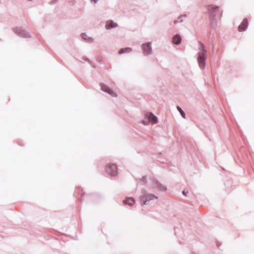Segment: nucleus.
<instances>
[{"mask_svg": "<svg viewBox=\"0 0 254 254\" xmlns=\"http://www.w3.org/2000/svg\"><path fill=\"white\" fill-rule=\"evenodd\" d=\"M182 17H178V19L177 20H174V23L175 24H177V23H178L179 22H183V20L182 19Z\"/></svg>", "mask_w": 254, "mask_h": 254, "instance_id": "nucleus-18", "label": "nucleus"}, {"mask_svg": "<svg viewBox=\"0 0 254 254\" xmlns=\"http://www.w3.org/2000/svg\"><path fill=\"white\" fill-rule=\"evenodd\" d=\"M118 26V24L113 20H108L107 21L105 28L106 29H111Z\"/></svg>", "mask_w": 254, "mask_h": 254, "instance_id": "nucleus-11", "label": "nucleus"}, {"mask_svg": "<svg viewBox=\"0 0 254 254\" xmlns=\"http://www.w3.org/2000/svg\"><path fill=\"white\" fill-rule=\"evenodd\" d=\"M58 0H53L52 1V3H56V2H57Z\"/></svg>", "mask_w": 254, "mask_h": 254, "instance_id": "nucleus-23", "label": "nucleus"}, {"mask_svg": "<svg viewBox=\"0 0 254 254\" xmlns=\"http://www.w3.org/2000/svg\"><path fill=\"white\" fill-rule=\"evenodd\" d=\"M151 46V42H147L141 45V47L144 56H146L151 54L152 51Z\"/></svg>", "mask_w": 254, "mask_h": 254, "instance_id": "nucleus-6", "label": "nucleus"}, {"mask_svg": "<svg viewBox=\"0 0 254 254\" xmlns=\"http://www.w3.org/2000/svg\"><path fill=\"white\" fill-rule=\"evenodd\" d=\"M151 181L153 189L162 191L167 190V188L159 182L156 178H153Z\"/></svg>", "mask_w": 254, "mask_h": 254, "instance_id": "nucleus-5", "label": "nucleus"}, {"mask_svg": "<svg viewBox=\"0 0 254 254\" xmlns=\"http://www.w3.org/2000/svg\"><path fill=\"white\" fill-rule=\"evenodd\" d=\"M80 36L82 39L85 40L88 43H92L94 42V39L92 37L88 36L85 33H81L80 34Z\"/></svg>", "mask_w": 254, "mask_h": 254, "instance_id": "nucleus-14", "label": "nucleus"}, {"mask_svg": "<svg viewBox=\"0 0 254 254\" xmlns=\"http://www.w3.org/2000/svg\"><path fill=\"white\" fill-rule=\"evenodd\" d=\"M210 25L212 28L215 29L218 26V21L216 17H210Z\"/></svg>", "mask_w": 254, "mask_h": 254, "instance_id": "nucleus-13", "label": "nucleus"}, {"mask_svg": "<svg viewBox=\"0 0 254 254\" xmlns=\"http://www.w3.org/2000/svg\"><path fill=\"white\" fill-rule=\"evenodd\" d=\"M150 122L156 124L158 123V119L152 113L147 112L145 114V119L142 120V123L144 125H147Z\"/></svg>", "mask_w": 254, "mask_h": 254, "instance_id": "nucleus-3", "label": "nucleus"}, {"mask_svg": "<svg viewBox=\"0 0 254 254\" xmlns=\"http://www.w3.org/2000/svg\"><path fill=\"white\" fill-rule=\"evenodd\" d=\"M100 86L101 89L102 91H103L106 93H108L109 94H110L112 97H116L117 96L116 93L115 92H114L112 89H111L106 84L101 83L100 84Z\"/></svg>", "mask_w": 254, "mask_h": 254, "instance_id": "nucleus-8", "label": "nucleus"}, {"mask_svg": "<svg viewBox=\"0 0 254 254\" xmlns=\"http://www.w3.org/2000/svg\"><path fill=\"white\" fill-rule=\"evenodd\" d=\"M141 193L140 199V203L142 205H147L149 201L154 199L158 200V196L148 192L144 189L141 190Z\"/></svg>", "mask_w": 254, "mask_h": 254, "instance_id": "nucleus-2", "label": "nucleus"}, {"mask_svg": "<svg viewBox=\"0 0 254 254\" xmlns=\"http://www.w3.org/2000/svg\"><path fill=\"white\" fill-rule=\"evenodd\" d=\"M248 26V20L247 18H245L243 19L242 23L240 24V25L238 27V30L240 32H242L245 31Z\"/></svg>", "mask_w": 254, "mask_h": 254, "instance_id": "nucleus-10", "label": "nucleus"}, {"mask_svg": "<svg viewBox=\"0 0 254 254\" xmlns=\"http://www.w3.org/2000/svg\"><path fill=\"white\" fill-rule=\"evenodd\" d=\"M83 193H82V196H81V198H80V201H81V202L82 201H83V198H82V195H83Z\"/></svg>", "mask_w": 254, "mask_h": 254, "instance_id": "nucleus-24", "label": "nucleus"}, {"mask_svg": "<svg viewBox=\"0 0 254 254\" xmlns=\"http://www.w3.org/2000/svg\"><path fill=\"white\" fill-rule=\"evenodd\" d=\"M180 16H187L186 14H184V15H180Z\"/></svg>", "mask_w": 254, "mask_h": 254, "instance_id": "nucleus-25", "label": "nucleus"}, {"mask_svg": "<svg viewBox=\"0 0 254 254\" xmlns=\"http://www.w3.org/2000/svg\"><path fill=\"white\" fill-rule=\"evenodd\" d=\"M82 60L83 61L88 62L90 64H91L93 67H94L93 65H92V62L89 59H88L87 58H86V57L82 58Z\"/></svg>", "mask_w": 254, "mask_h": 254, "instance_id": "nucleus-20", "label": "nucleus"}, {"mask_svg": "<svg viewBox=\"0 0 254 254\" xmlns=\"http://www.w3.org/2000/svg\"><path fill=\"white\" fill-rule=\"evenodd\" d=\"M198 50L200 52L197 53L198 57L197 58V61L199 67L203 69L205 67V61L206 59V50H205V45L200 41L198 42Z\"/></svg>", "mask_w": 254, "mask_h": 254, "instance_id": "nucleus-1", "label": "nucleus"}, {"mask_svg": "<svg viewBox=\"0 0 254 254\" xmlns=\"http://www.w3.org/2000/svg\"><path fill=\"white\" fill-rule=\"evenodd\" d=\"M140 182L143 183V185H145L147 183V178L145 176H143L141 179H140Z\"/></svg>", "mask_w": 254, "mask_h": 254, "instance_id": "nucleus-19", "label": "nucleus"}, {"mask_svg": "<svg viewBox=\"0 0 254 254\" xmlns=\"http://www.w3.org/2000/svg\"><path fill=\"white\" fill-rule=\"evenodd\" d=\"M90 1L94 4L97 3L99 0H90Z\"/></svg>", "mask_w": 254, "mask_h": 254, "instance_id": "nucleus-21", "label": "nucleus"}, {"mask_svg": "<svg viewBox=\"0 0 254 254\" xmlns=\"http://www.w3.org/2000/svg\"><path fill=\"white\" fill-rule=\"evenodd\" d=\"M187 193H188V190H184L182 192V193L185 196H187Z\"/></svg>", "mask_w": 254, "mask_h": 254, "instance_id": "nucleus-22", "label": "nucleus"}, {"mask_svg": "<svg viewBox=\"0 0 254 254\" xmlns=\"http://www.w3.org/2000/svg\"><path fill=\"white\" fill-rule=\"evenodd\" d=\"M219 10V7L217 6H213L212 5H210L207 6V10L209 14H211V16H215L217 13L216 12V11Z\"/></svg>", "mask_w": 254, "mask_h": 254, "instance_id": "nucleus-9", "label": "nucleus"}, {"mask_svg": "<svg viewBox=\"0 0 254 254\" xmlns=\"http://www.w3.org/2000/svg\"><path fill=\"white\" fill-rule=\"evenodd\" d=\"M182 41L181 36L179 34L175 35L172 39V42L174 44L178 45Z\"/></svg>", "mask_w": 254, "mask_h": 254, "instance_id": "nucleus-12", "label": "nucleus"}, {"mask_svg": "<svg viewBox=\"0 0 254 254\" xmlns=\"http://www.w3.org/2000/svg\"><path fill=\"white\" fill-rule=\"evenodd\" d=\"M123 202L124 204L131 206L135 202V199L133 197H127Z\"/></svg>", "mask_w": 254, "mask_h": 254, "instance_id": "nucleus-15", "label": "nucleus"}, {"mask_svg": "<svg viewBox=\"0 0 254 254\" xmlns=\"http://www.w3.org/2000/svg\"><path fill=\"white\" fill-rule=\"evenodd\" d=\"M177 108L178 109V110L179 111V112L180 113L182 117L184 118V119H185L186 118V114H185V113L184 112V111L182 109V108L179 107V106H177Z\"/></svg>", "mask_w": 254, "mask_h": 254, "instance_id": "nucleus-17", "label": "nucleus"}, {"mask_svg": "<svg viewBox=\"0 0 254 254\" xmlns=\"http://www.w3.org/2000/svg\"><path fill=\"white\" fill-rule=\"evenodd\" d=\"M132 51V49L131 48L127 47V48H124L121 49L119 51L118 53L121 55L122 54H124L126 53H129Z\"/></svg>", "mask_w": 254, "mask_h": 254, "instance_id": "nucleus-16", "label": "nucleus"}, {"mask_svg": "<svg viewBox=\"0 0 254 254\" xmlns=\"http://www.w3.org/2000/svg\"><path fill=\"white\" fill-rule=\"evenodd\" d=\"M106 173L112 177H115L118 175L117 167L115 164H109L106 167Z\"/></svg>", "mask_w": 254, "mask_h": 254, "instance_id": "nucleus-4", "label": "nucleus"}, {"mask_svg": "<svg viewBox=\"0 0 254 254\" xmlns=\"http://www.w3.org/2000/svg\"><path fill=\"white\" fill-rule=\"evenodd\" d=\"M14 31L17 35L21 37L28 38L30 37V34L21 27L15 28L14 29Z\"/></svg>", "mask_w": 254, "mask_h": 254, "instance_id": "nucleus-7", "label": "nucleus"}]
</instances>
